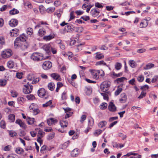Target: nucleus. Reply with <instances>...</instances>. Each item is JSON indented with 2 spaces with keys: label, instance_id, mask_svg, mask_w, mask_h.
<instances>
[{
  "label": "nucleus",
  "instance_id": "423d86ee",
  "mask_svg": "<svg viewBox=\"0 0 158 158\" xmlns=\"http://www.w3.org/2000/svg\"><path fill=\"white\" fill-rule=\"evenodd\" d=\"M150 20V18L149 17H147L143 20L140 24V27L143 28L147 27L148 24V21Z\"/></svg>",
  "mask_w": 158,
  "mask_h": 158
},
{
  "label": "nucleus",
  "instance_id": "1a4fd4ad",
  "mask_svg": "<svg viewBox=\"0 0 158 158\" xmlns=\"http://www.w3.org/2000/svg\"><path fill=\"white\" fill-rule=\"evenodd\" d=\"M100 13L99 10L97 8H94L91 10L90 14L93 17H95L98 15Z\"/></svg>",
  "mask_w": 158,
  "mask_h": 158
},
{
  "label": "nucleus",
  "instance_id": "ddd939ff",
  "mask_svg": "<svg viewBox=\"0 0 158 158\" xmlns=\"http://www.w3.org/2000/svg\"><path fill=\"white\" fill-rule=\"evenodd\" d=\"M45 90L44 88L40 89L37 92L38 95L40 97H42L45 95Z\"/></svg>",
  "mask_w": 158,
  "mask_h": 158
},
{
  "label": "nucleus",
  "instance_id": "0eeeda50",
  "mask_svg": "<svg viewBox=\"0 0 158 158\" xmlns=\"http://www.w3.org/2000/svg\"><path fill=\"white\" fill-rule=\"evenodd\" d=\"M52 66L51 62L49 61L44 62L42 65L43 69L45 70H48L50 69Z\"/></svg>",
  "mask_w": 158,
  "mask_h": 158
},
{
  "label": "nucleus",
  "instance_id": "b1692460",
  "mask_svg": "<svg viewBox=\"0 0 158 158\" xmlns=\"http://www.w3.org/2000/svg\"><path fill=\"white\" fill-rule=\"evenodd\" d=\"M78 151V149L75 148L72 151L71 153L72 156L75 157L77 156L79 154Z\"/></svg>",
  "mask_w": 158,
  "mask_h": 158
},
{
  "label": "nucleus",
  "instance_id": "58836bf2",
  "mask_svg": "<svg viewBox=\"0 0 158 158\" xmlns=\"http://www.w3.org/2000/svg\"><path fill=\"white\" fill-rule=\"evenodd\" d=\"M95 65H104L108 66V65H107L106 63H105L103 60H101L97 62L96 63Z\"/></svg>",
  "mask_w": 158,
  "mask_h": 158
},
{
  "label": "nucleus",
  "instance_id": "bb28decb",
  "mask_svg": "<svg viewBox=\"0 0 158 158\" xmlns=\"http://www.w3.org/2000/svg\"><path fill=\"white\" fill-rule=\"evenodd\" d=\"M96 55L95 56L96 59L99 60L101 59L104 57V56L102 53H97Z\"/></svg>",
  "mask_w": 158,
  "mask_h": 158
},
{
  "label": "nucleus",
  "instance_id": "7c9ffc66",
  "mask_svg": "<svg viewBox=\"0 0 158 158\" xmlns=\"http://www.w3.org/2000/svg\"><path fill=\"white\" fill-rule=\"evenodd\" d=\"M122 64L119 62H117L115 64V68L116 70H120L122 67Z\"/></svg>",
  "mask_w": 158,
  "mask_h": 158
},
{
  "label": "nucleus",
  "instance_id": "8fccbe9b",
  "mask_svg": "<svg viewBox=\"0 0 158 158\" xmlns=\"http://www.w3.org/2000/svg\"><path fill=\"white\" fill-rule=\"evenodd\" d=\"M52 100H50L45 104H43V106L44 107L48 106L51 105L52 104Z\"/></svg>",
  "mask_w": 158,
  "mask_h": 158
},
{
  "label": "nucleus",
  "instance_id": "09e8293b",
  "mask_svg": "<svg viewBox=\"0 0 158 158\" xmlns=\"http://www.w3.org/2000/svg\"><path fill=\"white\" fill-rule=\"evenodd\" d=\"M146 93L144 91H142L141 92L140 95L138 97V98L141 99L145 97L146 96Z\"/></svg>",
  "mask_w": 158,
  "mask_h": 158
},
{
  "label": "nucleus",
  "instance_id": "6e6d98bb",
  "mask_svg": "<svg viewBox=\"0 0 158 158\" xmlns=\"http://www.w3.org/2000/svg\"><path fill=\"white\" fill-rule=\"evenodd\" d=\"M101 95L103 96V98L105 100H107L108 99V95L106 93H101Z\"/></svg>",
  "mask_w": 158,
  "mask_h": 158
},
{
  "label": "nucleus",
  "instance_id": "f03ea898",
  "mask_svg": "<svg viewBox=\"0 0 158 158\" xmlns=\"http://www.w3.org/2000/svg\"><path fill=\"white\" fill-rule=\"evenodd\" d=\"M110 82L107 81H104L101 84L100 89L103 92L109 93L107 91L110 87Z\"/></svg>",
  "mask_w": 158,
  "mask_h": 158
},
{
  "label": "nucleus",
  "instance_id": "3c124183",
  "mask_svg": "<svg viewBox=\"0 0 158 158\" xmlns=\"http://www.w3.org/2000/svg\"><path fill=\"white\" fill-rule=\"evenodd\" d=\"M125 79L126 80V78L125 77H123L117 79L116 81L118 83V82H123Z\"/></svg>",
  "mask_w": 158,
  "mask_h": 158
},
{
  "label": "nucleus",
  "instance_id": "c9c22d12",
  "mask_svg": "<svg viewBox=\"0 0 158 158\" xmlns=\"http://www.w3.org/2000/svg\"><path fill=\"white\" fill-rule=\"evenodd\" d=\"M54 85H55L53 83L51 82L48 84V87L50 90L52 91L54 89Z\"/></svg>",
  "mask_w": 158,
  "mask_h": 158
},
{
  "label": "nucleus",
  "instance_id": "9b49d317",
  "mask_svg": "<svg viewBox=\"0 0 158 158\" xmlns=\"http://www.w3.org/2000/svg\"><path fill=\"white\" fill-rule=\"evenodd\" d=\"M108 109L109 110L113 112H115L116 110V107L114 103L110 102L108 106Z\"/></svg>",
  "mask_w": 158,
  "mask_h": 158
},
{
  "label": "nucleus",
  "instance_id": "c756f323",
  "mask_svg": "<svg viewBox=\"0 0 158 158\" xmlns=\"http://www.w3.org/2000/svg\"><path fill=\"white\" fill-rule=\"evenodd\" d=\"M7 66L10 69L13 68L14 66V62L13 61L10 60L7 63Z\"/></svg>",
  "mask_w": 158,
  "mask_h": 158
},
{
  "label": "nucleus",
  "instance_id": "473e14b6",
  "mask_svg": "<svg viewBox=\"0 0 158 158\" xmlns=\"http://www.w3.org/2000/svg\"><path fill=\"white\" fill-rule=\"evenodd\" d=\"M26 120L28 124L29 125L32 124L34 122V118H31L29 117H27Z\"/></svg>",
  "mask_w": 158,
  "mask_h": 158
},
{
  "label": "nucleus",
  "instance_id": "bf43d9fd",
  "mask_svg": "<svg viewBox=\"0 0 158 158\" xmlns=\"http://www.w3.org/2000/svg\"><path fill=\"white\" fill-rule=\"evenodd\" d=\"M74 11H72L70 13V19H69V21L71 20L74 19L75 18V16L74 15Z\"/></svg>",
  "mask_w": 158,
  "mask_h": 158
},
{
  "label": "nucleus",
  "instance_id": "864d4df0",
  "mask_svg": "<svg viewBox=\"0 0 158 158\" xmlns=\"http://www.w3.org/2000/svg\"><path fill=\"white\" fill-rule=\"evenodd\" d=\"M119 137H121L123 140H125L127 138V136L124 135L123 133H120L118 134Z\"/></svg>",
  "mask_w": 158,
  "mask_h": 158
},
{
  "label": "nucleus",
  "instance_id": "c03bdc74",
  "mask_svg": "<svg viewBox=\"0 0 158 158\" xmlns=\"http://www.w3.org/2000/svg\"><path fill=\"white\" fill-rule=\"evenodd\" d=\"M26 97L30 100H32L35 99V96L32 94H29L27 95Z\"/></svg>",
  "mask_w": 158,
  "mask_h": 158
},
{
  "label": "nucleus",
  "instance_id": "39448f33",
  "mask_svg": "<svg viewBox=\"0 0 158 158\" xmlns=\"http://www.w3.org/2000/svg\"><path fill=\"white\" fill-rule=\"evenodd\" d=\"M12 54V51L10 49H8L3 51L2 53V56L3 58H6L10 56Z\"/></svg>",
  "mask_w": 158,
  "mask_h": 158
},
{
  "label": "nucleus",
  "instance_id": "f3484780",
  "mask_svg": "<svg viewBox=\"0 0 158 158\" xmlns=\"http://www.w3.org/2000/svg\"><path fill=\"white\" fill-rule=\"evenodd\" d=\"M15 123L16 124H19L21 127H22L24 129H25L26 128V125L20 119H18L16 120L15 121Z\"/></svg>",
  "mask_w": 158,
  "mask_h": 158
},
{
  "label": "nucleus",
  "instance_id": "de8ad7c7",
  "mask_svg": "<svg viewBox=\"0 0 158 158\" xmlns=\"http://www.w3.org/2000/svg\"><path fill=\"white\" fill-rule=\"evenodd\" d=\"M122 90V89L121 88H119L114 93V94L115 96L118 95L121 92Z\"/></svg>",
  "mask_w": 158,
  "mask_h": 158
},
{
  "label": "nucleus",
  "instance_id": "dca6fc26",
  "mask_svg": "<svg viewBox=\"0 0 158 158\" xmlns=\"http://www.w3.org/2000/svg\"><path fill=\"white\" fill-rule=\"evenodd\" d=\"M19 30L17 29H13L10 32V35L11 36L16 37L19 35Z\"/></svg>",
  "mask_w": 158,
  "mask_h": 158
},
{
  "label": "nucleus",
  "instance_id": "ea45409f",
  "mask_svg": "<svg viewBox=\"0 0 158 158\" xmlns=\"http://www.w3.org/2000/svg\"><path fill=\"white\" fill-rule=\"evenodd\" d=\"M154 66V64H153L149 63L146 65L144 67V69L146 70H147L153 67Z\"/></svg>",
  "mask_w": 158,
  "mask_h": 158
},
{
  "label": "nucleus",
  "instance_id": "c85d7f7f",
  "mask_svg": "<svg viewBox=\"0 0 158 158\" xmlns=\"http://www.w3.org/2000/svg\"><path fill=\"white\" fill-rule=\"evenodd\" d=\"M129 64L131 67L132 68H135L136 66V63L133 60H130L129 61Z\"/></svg>",
  "mask_w": 158,
  "mask_h": 158
},
{
  "label": "nucleus",
  "instance_id": "774afa93",
  "mask_svg": "<svg viewBox=\"0 0 158 158\" xmlns=\"http://www.w3.org/2000/svg\"><path fill=\"white\" fill-rule=\"evenodd\" d=\"M7 158H18V156L16 155H10L8 156Z\"/></svg>",
  "mask_w": 158,
  "mask_h": 158
},
{
  "label": "nucleus",
  "instance_id": "6e6552de",
  "mask_svg": "<svg viewBox=\"0 0 158 158\" xmlns=\"http://www.w3.org/2000/svg\"><path fill=\"white\" fill-rule=\"evenodd\" d=\"M89 71L91 73L93 77L95 79H98L99 78L98 75L99 74L100 71L99 70H90Z\"/></svg>",
  "mask_w": 158,
  "mask_h": 158
},
{
  "label": "nucleus",
  "instance_id": "f704fd0d",
  "mask_svg": "<svg viewBox=\"0 0 158 158\" xmlns=\"http://www.w3.org/2000/svg\"><path fill=\"white\" fill-rule=\"evenodd\" d=\"M107 104L105 102H103L100 105L99 107L102 110H105L107 108Z\"/></svg>",
  "mask_w": 158,
  "mask_h": 158
},
{
  "label": "nucleus",
  "instance_id": "72a5a7b5",
  "mask_svg": "<svg viewBox=\"0 0 158 158\" xmlns=\"http://www.w3.org/2000/svg\"><path fill=\"white\" fill-rule=\"evenodd\" d=\"M46 33V31L43 29H40L38 31V34L40 36H42Z\"/></svg>",
  "mask_w": 158,
  "mask_h": 158
},
{
  "label": "nucleus",
  "instance_id": "13d9d810",
  "mask_svg": "<svg viewBox=\"0 0 158 158\" xmlns=\"http://www.w3.org/2000/svg\"><path fill=\"white\" fill-rule=\"evenodd\" d=\"M0 127L2 128H5L6 127L5 122L3 120H2L0 122Z\"/></svg>",
  "mask_w": 158,
  "mask_h": 158
},
{
  "label": "nucleus",
  "instance_id": "052dcab7",
  "mask_svg": "<svg viewBox=\"0 0 158 158\" xmlns=\"http://www.w3.org/2000/svg\"><path fill=\"white\" fill-rule=\"evenodd\" d=\"M123 75V73L122 72H121L118 73V74L115 73L114 72H113V75L116 77H119L122 76Z\"/></svg>",
  "mask_w": 158,
  "mask_h": 158
},
{
  "label": "nucleus",
  "instance_id": "2eb2a0df",
  "mask_svg": "<svg viewBox=\"0 0 158 158\" xmlns=\"http://www.w3.org/2000/svg\"><path fill=\"white\" fill-rule=\"evenodd\" d=\"M9 25L11 27H15L18 24V21L16 19H12L9 21Z\"/></svg>",
  "mask_w": 158,
  "mask_h": 158
},
{
  "label": "nucleus",
  "instance_id": "4c0bfd02",
  "mask_svg": "<svg viewBox=\"0 0 158 158\" xmlns=\"http://www.w3.org/2000/svg\"><path fill=\"white\" fill-rule=\"evenodd\" d=\"M70 143L69 141H68L62 145L61 148L62 149H65L68 146Z\"/></svg>",
  "mask_w": 158,
  "mask_h": 158
},
{
  "label": "nucleus",
  "instance_id": "cd10ccee",
  "mask_svg": "<svg viewBox=\"0 0 158 158\" xmlns=\"http://www.w3.org/2000/svg\"><path fill=\"white\" fill-rule=\"evenodd\" d=\"M15 152L17 154H20L23 153L24 152V150L22 148L18 147L16 148Z\"/></svg>",
  "mask_w": 158,
  "mask_h": 158
},
{
  "label": "nucleus",
  "instance_id": "e2e57ef3",
  "mask_svg": "<svg viewBox=\"0 0 158 158\" xmlns=\"http://www.w3.org/2000/svg\"><path fill=\"white\" fill-rule=\"evenodd\" d=\"M11 146L9 145L5 146L4 149V150L5 151H9L11 149Z\"/></svg>",
  "mask_w": 158,
  "mask_h": 158
},
{
  "label": "nucleus",
  "instance_id": "338daca9",
  "mask_svg": "<svg viewBox=\"0 0 158 158\" xmlns=\"http://www.w3.org/2000/svg\"><path fill=\"white\" fill-rule=\"evenodd\" d=\"M94 123V121L93 119H89L88 120V125L89 126H92Z\"/></svg>",
  "mask_w": 158,
  "mask_h": 158
},
{
  "label": "nucleus",
  "instance_id": "4468645a",
  "mask_svg": "<svg viewBox=\"0 0 158 158\" xmlns=\"http://www.w3.org/2000/svg\"><path fill=\"white\" fill-rule=\"evenodd\" d=\"M57 121L56 119L52 118L48 119L47 121V123L49 126L57 123Z\"/></svg>",
  "mask_w": 158,
  "mask_h": 158
},
{
  "label": "nucleus",
  "instance_id": "49530a36",
  "mask_svg": "<svg viewBox=\"0 0 158 158\" xmlns=\"http://www.w3.org/2000/svg\"><path fill=\"white\" fill-rule=\"evenodd\" d=\"M67 97V93L66 92H63L61 95V98L62 100H64L66 99Z\"/></svg>",
  "mask_w": 158,
  "mask_h": 158
},
{
  "label": "nucleus",
  "instance_id": "a878e982",
  "mask_svg": "<svg viewBox=\"0 0 158 158\" xmlns=\"http://www.w3.org/2000/svg\"><path fill=\"white\" fill-rule=\"evenodd\" d=\"M83 28L82 27H74V31L76 32L81 33L83 32Z\"/></svg>",
  "mask_w": 158,
  "mask_h": 158
},
{
  "label": "nucleus",
  "instance_id": "a211bd4d",
  "mask_svg": "<svg viewBox=\"0 0 158 158\" xmlns=\"http://www.w3.org/2000/svg\"><path fill=\"white\" fill-rule=\"evenodd\" d=\"M28 46V44L26 42L20 43V47L22 50H25L26 49Z\"/></svg>",
  "mask_w": 158,
  "mask_h": 158
},
{
  "label": "nucleus",
  "instance_id": "79ce46f5",
  "mask_svg": "<svg viewBox=\"0 0 158 158\" xmlns=\"http://www.w3.org/2000/svg\"><path fill=\"white\" fill-rule=\"evenodd\" d=\"M55 9V7H50L49 8H48L46 10V11L48 13H51L54 11Z\"/></svg>",
  "mask_w": 158,
  "mask_h": 158
},
{
  "label": "nucleus",
  "instance_id": "a19ab883",
  "mask_svg": "<svg viewBox=\"0 0 158 158\" xmlns=\"http://www.w3.org/2000/svg\"><path fill=\"white\" fill-rule=\"evenodd\" d=\"M6 100L5 98H0V105L3 104L5 105L6 104Z\"/></svg>",
  "mask_w": 158,
  "mask_h": 158
},
{
  "label": "nucleus",
  "instance_id": "aec40b11",
  "mask_svg": "<svg viewBox=\"0 0 158 158\" xmlns=\"http://www.w3.org/2000/svg\"><path fill=\"white\" fill-rule=\"evenodd\" d=\"M121 98L119 99L120 102L121 103H124L127 99V96L124 93H122L121 94Z\"/></svg>",
  "mask_w": 158,
  "mask_h": 158
},
{
  "label": "nucleus",
  "instance_id": "680f3d73",
  "mask_svg": "<svg viewBox=\"0 0 158 158\" xmlns=\"http://www.w3.org/2000/svg\"><path fill=\"white\" fill-rule=\"evenodd\" d=\"M144 80V77L142 75H140L137 78L138 81L140 82H142Z\"/></svg>",
  "mask_w": 158,
  "mask_h": 158
},
{
  "label": "nucleus",
  "instance_id": "4be33fe9",
  "mask_svg": "<svg viewBox=\"0 0 158 158\" xmlns=\"http://www.w3.org/2000/svg\"><path fill=\"white\" fill-rule=\"evenodd\" d=\"M45 134V133L44 132H43L40 129H39V131L37 134V138H39V139H41L44 136Z\"/></svg>",
  "mask_w": 158,
  "mask_h": 158
},
{
  "label": "nucleus",
  "instance_id": "37998d69",
  "mask_svg": "<svg viewBox=\"0 0 158 158\" xmlns=\"http://www.w3.org/2000/svg\"><path fill=\"white\" fill-rule=\"evenodd\" d=\"M55 133L52 132L51 133H50L47 136V139L50 140L52 139L54 137Z\"/></svg>",
  "mask_w": 158,
  "mask_h": 158
},
{
  "label": "nucleus",
  "instance_id": "0e129e2a",
  "mask_svg": "<svg viewBox=\"0 0 158 158\" xmlns=\"http://www.w3.org/2000/svg\"><path fill=\"white\" fill-rule=\"evenodd\" d=\"M118 119V117H111L109 118V122H112L114 120H116Z\"/></svg>",
  "mask_w": 158,
  "mask_h": 158
},
{
  "label": "nucleus",
  "instance_id": "5fc2aeb1",
  "mask_svg": "<svg viewBox=\"0 0 158 158\" xmlns=\"http://www.w3.org/2000/svg\"><path fill=\"white\" fill-rule=\"evenodd\" d=\"M11 96L13 97H16L18 95V93L17 92L14 91H12L11 92Z\"/></svg>",
  "mask_w": 158,
  "mask_h": 158
},
{
  "label": "nucleus",
  "instance_id": "69168bd1",
  "mask_svg": "<svg viewBox=\"0 0 158 158\" xmlns=\"http://www.w3.org/2000/svg\"><path fill=\"white\" fill-rule=\"evenodd\" d=\"M135 78H133L128 81V83L129 84L132 85H135Z\"/></svg>",
  "mask_w": 158,
  "mask_h": 158
},
{
  "label": "nucleus",
  "instance_id": "393cba45",
  "mask_svg": "<svg viewBox=\"0 0 158 158\" xmlns=\"http://www.w3.org/2000/svg\"><path fill=\"white\" fill-rule=\"evenodd\" d=\"M107 122L105 121H102L99 123L98 126L99 128H102L106 126Z\"/></svg>",
  "mask_w": 158,
  "mask_h": 158
},
{
  "label": "nucleus",
  "instance_id": "5701e85b",
  "mask_svg": "<svg viewBox=\"0 0 158 158\" xmlns=\"http://www.w3.org/2000/svg\"><path fill=\"white\" fill-rule=\"evenodd\" d=\"M60 124L61 127L64 128V127H66L68 124V121L66 120H63L60 122Z\"/></svg>",
  "mask_w": 158,
  "mask_h": 158
},
{
  "label": "nucleus",
  "instance_id": "a18cd8bd",
  "mask_svg": "<svg viewBox=\"0 0 158 158\" xmlns=\"http://www.w3.org/2000/svg\"><path fill=\"white\" fill-rule=\"evenodd\" d=\"M9 134L11 137L16 136L17 135L15 131H10L9 132Z\"/></svg>",
  "mask_w": 158,
  "mask_h": 158
},
{
  "label": "nucleus",
  "instance_id": "4d7b16f0",
  "mask_svg": "<svg viewBox=\"0 0 158 158\" xmlns=\"http://www.w3.org/2000/svg\"><path fill=\"white\" fill-rule=\"evenodd\" d=\"M27 34L29 35H31L32 33L33 32V30L32 28H28L27 30Z\"/></svg>",
  "mask_w": 158,
  "mask_h": 158
},
{
  "label": "nucleus",
  "instance_id": "f8f14e48",
  "mask_svg": "<svg viewBox=\"0 0 158 158\" xmlns=\"http://www.w3.org/2000/svg\"><path fill=\"white\" fill-rule=\"evenodd\" d=\"M50 76L53 80L56 81H60L61 80V78L60 75L57 73H52L50 74Z\"/></svg>",
  "mask_w": 158,
  "mask_h": 158
},
{
  "label": "nucleus",
  "instance_id": "e433bc0d",
  "mask_svg": "<svg viewBox=\"0 0 158 158\" xmlns=\"http://www.w3.org/2000/svg\"><path fill=\"white\" fill-rule=\"evenodd\" d=\"M19 13V11L17 10L14 8L10 11V14L11 15H14Z\"/></svg>",
  "mask_w": 158,
  "mask_h": 158
},
{
  "label": "nucleus",
  "instance_id": "9d476101",
  "mask_svg": "<svg viewBox=\"0 0 158 158\" xmlns=\"http://www.w3.org/2000/svg\"><path fill=\"white\" fill-rule=\"evenodd\" d=\"M51 47L50 44L44 45L43 47V49L48 55L51 54Z\"/></svg>",
  "mask_w": 158,
  "mask_h": 158
},
{
  "label": "nucleus",
  "instance_id": "6ab92c4d",
  "mask_svg": "<svg viewBox=\"0 0 158 158\" xmlns=\"http://www.w3.org/2000/svg\"><path fill=\"white\" fill-rule=\"evenodd\" d=\"M74 27L71 24H67V25L65 27L64 30L67 32H69L70 31H72L74 30Z\"/></svg>",
  "mask_w": 158,
  "mask_h": 158
},
{
  "label": "nucleus",
  "instance_id": "7ed1b4c3",
  "mask_svg": "<svg viewBox=\"0 0 158 158\" xmlns=\"http://www.w3.org/2000/svg\"><path fill=\"white\" fill-rule=\"evenodd\" d=\"M31 58L34 61L41 60L43 59V55L42 54L35 52L32 53L31 56Z\"/></svg>",
  "mask_w": 158,
  "mask_h": 158
},
{
  "label": "nucleus",
  "instance_id": "603ef678",
  "mask_svg": "<svg viewBox=\"0 0 158 158\" xmlns=\"http://www.w3.org/2000/svg\"><path fill=\"white\" fill-rule=\"evenodd\" d=\"M102 131V130L100 129L96 130L94 132V135L96 136H98L100 134Z\"/></svg>",
  "mask_w": 158,
  "mask_h": 158
},
{
  "label": "nucleus",
  "instance_id": "2f4dec72",
  "mask_svg": "<svg viewBox=\"0 0 158 158\" xmlns=\"http://www.w3.org/2000/svg\"><path fill=\"white\" fill-rule=\"evenodd\" d=\"M15 116L14 114H10L8 116V118L11 122H14L15 120Z\"/></svg>",
  "mask_w": 158,
  "mask_h": 158
},
{
  "label": "nucleus",
  "instance_id": "20e7f679",
  "mask_svg": "<svg viewBox=\"0 0 158 158\" xmlns=\"http://www.w3.org/2000/svg\"><path fill=\"white\" fill-rule=\"evenodd\" d=\"M24 88L23 89V91L25 94L30 93L32 91L33 86L32 85L29 84V83L27 82V85H24Z\"/></svg>",
  "mask_w": 158,
  "mask_h": 158
},
{
  "label": "nucleus",
  "instance_id": "f257e3e1",
  "mask_svg": "<svg viewBox=\"0 0 158 158\" xmlns=\"http://www.w3.org/2000/svg\"><path fill=\"white\" fill-rule=\"evenodd\" d=\"M26 38L24 34L20 35L15 40L14 44L15 48H18L20 46V43L24 42L26 41Z\"/></svg>",
  "mask_w": 158,
  "mask_h": 158
},
{
  "label": "nucleus",
  "instance_id": "412c9836",
  "mask_svg": "<svg viewBox=\"0 0 158 158\" xmlns=\"http://www.w3.org/2000/svg\"><path fill=\"white\" fill-rule=\"evenodd\" d=\"M55 37V35L54 34L50 35H48L44 36L43 37V39L46 41H49Z\"/></svg>",
  "mask_w": 158,
  "mask_h": 158
}]
</instances>
